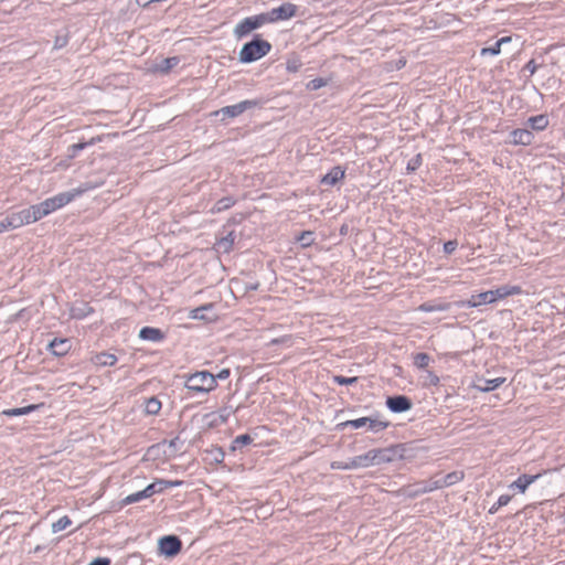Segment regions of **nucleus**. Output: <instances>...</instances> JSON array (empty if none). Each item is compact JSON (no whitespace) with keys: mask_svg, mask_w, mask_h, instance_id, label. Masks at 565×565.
<instances>
[{"mask_svg":"<svg viewBox=\"0 0 565 565\" xmlns=\"http://www.w3.org/2000/svg\"><path fill=\"white\" fill-rule=\"evenodd\" d=\"M271 44L263 39L255 38L243 45L239 52V61L243 63L255 62L269 53Z\"/></svg>","mask_w":565,"mask_h":565,"instance_id":"f257e3e1","label":"nucleus"},{"mask_svg":"<svg viewBox=\"0 0 565 565\" xmlns=\"http://www.w3.org/2000/svg\"><path fill=\"white\" fill-rule=\"evenodd\" d=\"M185 387L198 393H207L216 387V377L209 371L195 372L188 376Z\"/></svg>","mask_w":565,"mask_h":565,"instance_id":"f03ea898","label":"nucleus"},{"mask_svg":"<svg viewBox=\"0 0 565 565\" xmlns=\"http://www.w3.org/2000/svg\"><path fill=\"white\" fill-rule=\"evenodd\" d=\"M82 192H83L82 190H73V191H68V192H62L52 198L44 200L40 204L42 205L44 213L46 215H49L50 213L56 211L57 209H61L64 205L68 204Z\"/></svg>","mask_w":565,"mask_h":565,"instance_id":"7ed1b4c3","label":"nucleus"},{"mask_svg":"<svg viewBox=\"0 0 565 565\" xmlns=\"http://www.w3.org/2000/svg\"><path fill=\"white\" fill-rule=\"evenodd\" d=\"M373 466L393 462L403 458V449L399 445L386 448L371 449Z\"/></svg>","mask_w":565,"mask_h":565,"instance_id":"20e7f679","label":"nucleus"},{"mask_svg":"<svg viewBox=\"0 0 565 565\" xmlns=\"http://www.w3.org/2000/svg\"><path fill=\"white\" fill-rule=\"evenodd\" d=\"M266 23H269L267 12L248 17L236 25L235 33L237 36H245L253 30L258 29Z\"/></svg>","mask_w":565,"mask_h":565,"instance_id":"39448f33","label":"nucleus"},{"mask_svg":"<svg viewBox=\"0 0 565 565\" xmlns=\"http://www.w3.org/2000/svg\"><path fill=\"white\" fill-rule=\"evenodd\" d=\"M259 105L258 100H243L235 105H230L221 108L220 110L215 111V115H222L223 120L228 118H234L239 115H242L244 111L252 109L254 107H257Z\"/></svg>","mask_w":565,"mask_h":565,"instance_id":"423d86ee","label":"nucleus"},{"mask_svg":"<svg viewBox=\"0 0 565 565\" xmlns=\"http://www.w3.org/2000/svg\"><path fill=\"white\" fill-rule=\"evenodd\" d=\"M297 6L290 2H285L278 8H274L267 12L269 23L277 21L288 20L297 14Z\"/></svg>","mask_w":565,"mask_h":565,"instance_id":"0eeeda50","label":"nucleus"},{"mask_svg":"<svg viewBox=\"0 0 565 565\" xmlns=\"http://www.w3.org/2000/svg\"><path fill=\"white\" fill-rule=\"evenodd\" d=\"M343 426L351 427L354 429L367 427L369 430L379 433L387 427V423L373 419L371 417H361L358 419L347 420L345 423H343Z\"/></svg>","mask_w":565,"mask_h":565,"instance_id":"6e6552de","label":"nucleus"},{"mask_svg":"<svg viewBox=\"0 0 565 565\" xmlns=\"http://www.w3.org/2000/svg\"><path fill=\"white\" fill-rule=\"evenodd\" d=\"M181 541L174 535L163 536L159 541L160 553L166 556H174L181 551Z\"/></svg>","mask_w":565,"mask_h":565,"instance_id":"1a4fd4ad","label":"nucleus"},{"mask_svg":"<svg viewBox=\"0 0 565 565\" xmlns=\"http://www.w3.org/2000/svg\"><path fill=\"white\" fill-rule=\"evenodd\" d=\"M386 405L393 413H403L412 408L411 399L404 395L388 397Z\"/></svg>","mask_w":565,"mask_h":565,"instance_id":"9d476101","label":"nucleus"},{"mask_svg":"<svg viewBox=\"0 0 565 565\" xmlns=\"http://www.w3.org/2000/svg\"><path fill=\"white\" fill-rule=\"evenodd\" d=\"M533 139L534 135L529 129H514L510 134V142L513 145L529 146Z\"/></svg>","mask_w":565,"mask_h":565,"instance_id":"9b49d317","label":"nucleus"},{"mask_svg":"<svg viewBox=\"0 0 565 565\" xmlns=\"http://www.w3.org/2000/svg\"><path fill=\"white\" fill-rule=\"evenodd\" d=\"M521 288L519 286H501L497 289L489 290L491 296V302H495L499 299H503L508 296L519 295L521 294Z\"/></svg>","mask_w":565,"mask_h":565,"instance_id":"f8f14e48","label":"nucleus"},{"mask_svg":"<svg viewBox=\"0 0 565 565\" xmlns=\"http://www.w3.org/2000/svg\"><path fill=\"white\" fill-rule=\"evenodd\" d=\"M156 493L154 486H147L143 490L131 493L122 500V504H131L143 499L150 498Z\"/></svg>","mask_w":565,"mask_h":565,"instance_id":"ddd939ff","label":"nucleus"},{"mask_svg":"<svg viewBox=\"0 0 565 565\" xmlns=\"http://www.w3.org/2000/svg\"><path fill=\"white\" fill-rule=\"evenodd\" d=\"M491 296L492 295L489 294V290L480 292L478 295H472L470 299H468L466 301H462L461 306L462 307H468V308H476V307H479L481 305L492 303L491 302Z\"/></svg>","mask_w":565,"mask_h":565,"instance_id":"4468645a","label":"nucleus"},{"mask_svg":"<svg viewBox=\"0 0 565 565\" xmlns=\"http://www.w3.org/2000/svg\"><path fill=\"white\" fill-rule=\"evenodd\" d=\"M71 347L68 339H54L49 344V349L56 356H64L70 351Z\"/></svg>","mask_w":565,"mask_h":565,"instance_id":"2eb2a0df","label":"nucleus"},{"mask_svg":"<svg viewBox=\"0 0 565 565\" xmlns=\"http://www.w3.org/2000/svg\"><path fill=\"white\" fill-rule=\"evenodd\" d=\"M345 171L340 167H333L327 174L321 179V183L326 185H335L340 180L344 178Z\"/></svg>","mask_w":565,"mask_h":565,"instance_id":"dca6fc26","label":"nucleus"},{"mask_svg":"<svg viewBox=\"0 0 565 565\" xmlns=\"http://www.w3.org/2000/svg\"><path fill=\"white\" fill-rule=\"evenodd\" d=\"M541 475H522L515 481H513L509 488L516 489L521 493H524L530 484H532Z\"/></svg>","mask_w":565,"mask_h":565,"instance_id":"f3484780","label":"nucleus"},{"mask_svg":"<svg viewBox=\"0 0 565 565\" xmlns=\"http://www.w3.org/2000/svg\"><path fill=\"white\" fill-rule=\"evenodd\" d=\"M505 382L504 377H497L492 380L479 379L475 387L480 392H491Z\"/></svg>","mask_w":565,"mask_h":565,"instance_id":"a211bd4d","label":"nucleus"},{"mask_svg":"<svg viewBox=\"0 0 565 565\" xmlns=\"http://www.w3.org/2000/svg\"><path fill=\"white\" fill-rule=\"evenodd\" d=\"M139 338L145 341L159 342L164 338V335L160 329L143 327L139 332Z\"/></svg>","mask_w":565,"mask_h":565,"instance_id":"6ab92c4d","label":"nucleus"},{"mask_svg":"<svg viewBox=\"0 0 565 565\" xmlns=\"http://www.w3.org/2000/svg\"><path fill=\"white\" fill-rule=\"evenodd\" d=\"M434 490H437V486L435 483L434 478H431L428 481L419 482L416 491H406V493L407 497L414 498L427 492H431Z\"/></svg>","mask_w":565,"mask_h":565,"instance_id":"aec40b11","label":"nucleus"},{"mask_svg":"<svg viewBox=\"0 0 565 565\" xmlns=\"http://www.w3.org/2000/svg\"><path fill=\"white\" fill-rule=\"evenodd\" d=\"M512 41L511 36H503L498 40L492 46L483 47L480 51L481 56L486 55H498L501 52V46Z\"/></svg>","mask_w":565,"mask_h":565,"instance_id":"412c9836","label":"nucleus"},{"mask_svg":"<svg viewBox=\"0 0 565 565\" xmlns=\"http://www.w3.org/2000/svg\"><path fill=\"white\" fill-rule=\"evenodd\" d=\"M371 466H373V462L370 450L363 455L351 458V467H353V469L367 468Z\"/></svg>","mask_w":565,"mask_h":565,"instance_id":"4be33fe9","label":"nucleus"},{"mask_svg":"<svg viewBox=\"0 0 565 565\" xmlns=\"http://www.w3.org/2000/svg\"><path fill=\"white\" fill-rule=\"evenodd\" d=\"M527 124L532 129L542 131L547 127L548 118L545 115L533 116L527 119Z\"/></svg>","mask_w":565,"mask_h":565,"instance_id":"5701e85b","label":"nucleus"},{"mask_svg":"<svg viewBox=\"0 0 565 565\" xmlns=\"http://www.w3.org/2000/svg\"><path fill=\"white\" fill-rule=\"evenodd\" d=\"M235 202L236 200L232 196L222 198L213 205L211 213L215 214L228 210L235 204Z\"/></svg>","mask_w":565,"mask_h":565,"instance_id":"b1692460","label":"nucleus"},{"mask_svg":"<svg viewBox=\"0 0 565 565\" xmlns=\"http://www.w3.org/2000/svg\"><path fill=\"white\" fill-rule=\"evenodd\" d=\"M94 363L100 366H113L117 362L116 355L111 353H99L94 358Z\"/></svg>","mask_w":565,"mask_h":565,"instance_id":"393cba45","label":"nucleus"},{"mask_svg":"<svg viewBox=\"0 0 565 565\" xmlns=\"http://www.w3.org/2000/svg\"><path fill=\"white\" fill-rule=\"evenodd\" d=\"M450 308V305L447 302H424L418 307V310L424 312H434V311H447Z\"/></svg>","mask_w":565,"mask_h":565,"instance_id":"a878e982","label":"nucleus"},{"mask_svg":"<svg viewBox=\"0 0 565 565\" xmlns=\"http://www.w3.org/2000/svg\"><path fill=\"white\" fill-rule=\"evenodd\" d=\"M39 407H40V405H28L24 407L6 409L2 412V414L6 416H9V417L22 416V415H28V414L32 413L33 411H35Z\"/></svg>","mask_w":565,"mask_h":565,"instance_id":"bb28decb","label":"nucleus"},{"mask_svg":"<svg viewBox=\"0 0 565 565\" xmlns=\"http://www.w3.org/2000/svg\"><path fill=\"white\" fill-rule=\"evenodd\" d=\"M182 483H183V481H181V480H163V479H159V480H156L154 482L150 483L149 486H154L156 493H160V492H162L167 488L179 487Z\"/></svg>","mask_w":565,"mask_h":565,"instance_id":"cd10ccee","label":"nucleus"},{"mask_svg":"<svg viewBox=\"0 0 565 565\" xmlns=\"http://www.w3.org/2000/svg\"><path fill=\"white\" fill-rule=\"evenodd\" d=\"M431 362V358L424 352H419L413 355V363L417 369L424 370Z\"/></svg>","mask_w":565,"mask_h":565,"instance_id":"c85d7f7f","label":"nucleus"},{"mask_svg":"<svg viewBox=\"0 0 565 565\" xmlns=\"http://www.w3.org/2000/svg\"><path fill=\"white\" fill-rule=\"evenodd\" d=\"M161 409V402L157 397H150L146 401L145 411L149 415H157Z\"/></svg>","mask_w":565,"mask_h":565,"instance_id":"c756f323","label":"nucleus"},{"mask_svg":"<svg viewBox=\"0 0 565 565\" xmlns=\"http://www.w3.org/2000/svg\"><path fill=\"white\" fill-rule=\"evenodd\" d=\"M465 475L462 471H452L443 477L444 484L446 487L454 486L463 479Z\"/></svg>","mask_w":565,"mask_h":565,"instance_id":"7c9ffc66","label":"nucleus"},{"mask_svg":"<svg viewBox=\"0 0 565 565\" xmlns=\"http://www.w3.org/2000/svg\"><path fill=\"white\" fill-rule=\"evenodd\" d=\"M235 241V234L234 232H230L226 236L222 237L217 245L220 248H222L224 252H230Z\"/></svg>","mask_w":565,"mask_h":565,"instance_id":"2f4dec72","label":"nucleus"},{"mask_svg":"<svg viewBox=\"0 0 565 565\" xmlns=\"http://www.w3.org/2000/svg\"><path fill=\"white\" fill-rule=\"evenodd\" d=\"M253 438L248 434L239 435L232 441V450L239 449L246 445H249Z\"/></svg>","mask_w":565,"mask_h":565,"instance_id":"473e14b6","label":"nucleus"},{"mask_svg":"<svg viewBox=\"0 0 565 565\" xmlns=\"http://www.w3.org/2000/svg\"><path fill=\"white\" fill-rule=\"evenodd\" d=\"M72 524L71 519L67 515L62 516L52 524L53 533L61 532Z\"/></svg>","mask_w":565,"mask_h":565,"instance_id":"72a5a7b5","label":"nucleus"},{"mask_svg":"<svg viewBox=\"0 0 565 565\" xmlns=\"http://www.w3.org/2000/svg\"><path fill=\"white\" fill-rule=\"evenodd\" d=\"M511 501V495L509 494H502L499 497L498 499V502L495 504H493L490 509H489V513L490 514H494L497 513V511L501 508V507H504L507 505L509 502Z\"/></svg>","mask_w":565,"mask_h":565,"instance_id":"f704fd0d","label":"nucleus"},{"mask_svg":"<svg viewBox=\"0 0 565 565\" xmlns=\"http://www.w3.org/2000/svg\"><path fill=\"white\" fill-rule=\"evenodd\" d=\"M29 210H30L31 217H32L33 222H36V221L41 220L42 217L46 216V214L44 213L42 205L40 203L31 205L29 207Z\"/></svg>","mask_w":565,"mask_h":565,"instance_id":"c9c22d12","label":"nucleus"},{"mask_svg":"<svg viewBox=\"0 0 565 565\" xmlns=\"http://www.w3.org/2000/svg\"><path fill=\"white\" fill-rule=\"evenodd\" d=\"M95 141H96V139L92 138L88 142H78V143L72 145L70 147L71 156L75 157L78 153V151L85 149L87 146L94 145Z\"/></svg>","mask_w":565,"mask_h":565,"instance_id":"e433bc0d","label":"nucleus"},{"mask_svg":"<svg viewBox=\"0 0 565 565\" xmlns=\"http://www.w3.org/2000/svg\"><path fill=\"white\" fill-rule=\"evenodd\" d=\"M326 85H327V81L321 77H318V78H313V79L309 81L307 84V88L310 90H317Z\"/></svg>","mask_w":565,"mask_h":565,"instance_id":"4c0bfd02","label":"nucleus"},{"mask_svg":"<svg viewBox=\"0 0 565 565\" xmlns=\"http://www.w3.org/2000/svg\"><path fill=\"white\" fill-rule=\"evenodd\" d=\"M277 344H285L287 347H290L291 345V335H284L280 338H275L267 343L268 347L277 345Z\"/></svg>","mask_w":565,"mask_h":565,"instance_id":"58836bf2","label":"nucleus"},{"mask_svg":"<svg viewBox=\"0 0 565 565\" xmlns=\"http://www.w3.org/2000/svg\"><path fill=\"white\" fill-rule=\"evenodd\" d=\"M358 381V377H345V376H342V375H334L333 376V382L339 384V385H351L353 383H355Z\"/></svg>","mask_w":565,"mask_h":565,"instance_id":"ea45409f","label":"nucleus"},{"mask_svg":"<svg viewBox=\"0 0 565 565\" xmlns=\"http://www.w3.org/2000/svg\"><path fill=\"white\" fill-rule=\"evenodd\" d=\"M211 308H212L211 305H206V306H202V307L195 308V309H193L191 311L190 317L193 318V319H204L203 311L210 310Z\"/></svg>","mask_w":565,"mask_h":565,"instance_id":"a19ab883","label":"nucleus"},{"mask_svg":"<svg viewBox=\"0 0 565 565\" xmlns=\"http://www.w3.org/2000/svg\"><path fill=\"white\" fill-rule=\"evenodd\" d=\"M9 220H10V223H11V228H19L21 226H23L24 224L22 223L21 221V216L19 215V213H12L10 215H8Z\"/></svg>","mask_w":565,"mask_h":565,"instance_id":"79ce46f5","label":"nucleus"},{"mask_svg":"<svg viewBox=\"0 0 565 565\" xmlns=\"http://www.w3.org/2000/svg\"><path fill=\"white\" fill-rule=\"evenodd\" d=\"M422 164V156L417 154L407 163V170L413 172Z\"/></svg>","mask_w":565,"mask_h":565,"instance_id":"37998d69","label":"nucleus"},{"mask_svg":"<svg viewBox=\"0 0 565 565\" xmlns=\"http://www.w3.org/2000/svg\"><path fill=\"white\" fill-rule=\"evenodd\" d=\"M331 468H333V469H341V470H352L353 469V467H351V459H349L345 462H343V461H333L331 463Z\"/></svg>","mask_w":565,"mask_h":565,"instance_id":"c03bdc74","label":"nucleus"},{"mask_svg":"<svg viewBox=\"0 0 565 565\" xmlns=\"http://www.w3.org/2000/svg\"><path fill=\"white\" fill-rule=\"evenodd\" d=\"M18 213L21 216V221H22V223L24 225L25 224L34 223L32 217H31V213H30L29 207L28 209H23V210L19 211Z\"/></svg>","mask_w":565,"mask_h":565,"instance_id":"a18cd8bd","label":"nucleus"},{"mask_svg":"<svg viewBox=\"0 0 565 565\" xmlns=\"http://www.w3.org/2000/svg\"><path fill=\"white\" fill-rule=\"evenodd\" d=\"M299 242H301V244L303 246H308L311 244L312 242V233L311 232H303L300 237L298 238Z\"/></svg>","mask_w":565,"mask_h":565,"instance_id":"49530a36","label":"nucleus"},{"mask_svg":"<svg viewBox=\"0 0 565 565\" xmlns=\"http://www.w3.org/2000/svg\"><path fill=\"white\" fill-rule=\"evenodd\" d=\"M457 246H458L457 241H448L444 244V252L446 254H451L456 250Z\"/></svg>","mask_w":565,"mask_h":565,"instance_id":"de8ad7c7","label":"nucleus"},{"mask_svg":"<svg viewBox=\"0 0 565 565\" xmlns=\"http://www.w3.org/2000/svg\"><path fill=\"white\" fill-rule=\"evenodd\" d=\"M169 448L172 449V452H175V451H179L181 449V446H182V441L180 440L179 437H175L173 439H171L169 443Z\"/></svg>","mask_w":565,"mask_h":565,"instance_id":"09e8293b","label":"nucleus"},{"mask_svg":"<svg viewBox=\"0 0 565 565\" xmlns=\"http://www.w3.org/2000/svg\"><path fill=\"white\" fill-rule=\"evenodd\" d=\"M67 36H56L55 39V42H54V47L55 49H62L63 46H65L67 44Z\"/></svg>","mask_w":565,"mask_h":565,"instance_id":"8fccbe9b","label":"nucleus"},{"mask_svg":"<svg viewBox=\"0 0 565 565\" xmlns=\"http://www.w3.org/2000/svg\"><path fill=\"white\" fill-rule=\"evenodd\" d=\"M524 70L530 73V75H533L537 71V65L534 60H531L526 63L524 66Z\"/></svg>","mask_w":565,"mask_h":565,"instance_id":"3c124183","label":"nucleus"},{"mask_svg":"<svg viewBox=\"0 0 565 565\" xmlns=\"http://www.w3.org/2000/svg\"><path fill=\"white\" fill-rule=\"evenodd\" d=\"M8 230H12V228H11L10 220L7 216V217H4L3 220L0 221V233H2L4 231H8Z\"/></svg>","mask_w":565,"mask_h":565,"instance_id":"603ef678","label":"nucleus"},{"mask_svg":"<svg viewBox=\"0 0 565 565\" xmlns=\"http://www.w3.org/2000/svg\"><path fill=\"white\" fill-rule=\"evenodd\" d=\"M427 380L430 385H438L439 384V377L433 373L431 371L427 372Z\"/></svg>","mask_w":565,"mask_h":565,"instance_id":"864d4df0","label":"nucleus"},{"mask_svg":"<svg viewBox=\"0 0 565 565\" xmlns=\"http://www.w3.org/2000/svg\"><path fill=\"white\" fill-rule=\"evenodd\" d=\"M88 565H110V559L107 557H98L90 562Z\"/></svg>","mask_w":565,"mask_h":565,"instance_id":"5fc2aeb1","label":"nucleus"},{"mask_svg":"<svg viewBox=\"0 0 565 565\" xmlns=\"http://www.w3.org/2000/svg\"><path fill=\"white\" fill-rule=\"evenodd\" d=\"M230 374L231 373L228 369H223L214 376L216 377V380H226L230 376Z\"/></svg>","mask_w":565,"mask_h":565,"instance_id":"6e6d98bb","label":"nucleus"},{"mask_svg":"<svg viewBox=\"0 0 565 565\" xmlns=\"http://www.w3.org/2000/svg\"><path fill=\"white\" fill-rule=\"evenodd\" d=\"M299 68V64L297 63V61H288L287 62V70L289 72H297Z\"/></svg>","mask_w":565,"mask_h":565,"instance_id":"4d7b16f0","label":"nucleus"},{"mask_svg":"<svg viewBox=\"0 0 565 565\" xmlns=\"http://www.w3.org/2000/svg\"><path fill=\"white\" fill-rule=\"evenodd\" d=\"M418 483L413 486H407L401 489L402 494L407 495L406 491H416Z\"/></svg>","mask_w":565,"mask_h":565,"instance_id":"13d9d810","label":"nucleus"},{"mask_svg":"<svg viewBox=\"0 0 565 565\" xmlns=\"http://www.w3.org/2000/svg\"><path fill=\"white\" fill-rule=\"evenodd\" d=\"M434 480H435V483L437 486V489H441V488H445L446 486L444 484V479L443 477H434Z\"/></svg>","mask_w":565,"mask_h":565,"instance_id":"bf43d9fd","label":"nucleus"},{"mask_svg":"<svg viewBox=\"0 0 565 565\" xmlns=\"http://www.w3.org/2000/svg\"><path fill=\"white\" fill-rule=\"evenodd\" d=\"M164 63L167 64L164 70H168L170 68L172 65H175L177 64V60L175 58H166L164 60Z\"/></svg>","mask_w":565,"mask_h":565,"instance_id":"052dcab7","label":"nucleus"}]
</instances>
